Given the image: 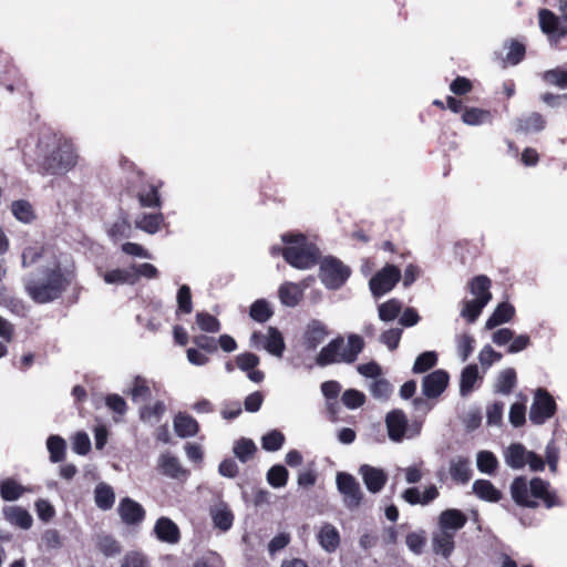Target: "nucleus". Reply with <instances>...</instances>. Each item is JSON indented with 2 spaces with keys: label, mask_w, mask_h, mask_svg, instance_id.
<instances>
[{
  "label": "nucleus",
  "mask_w": 567,
  "mask_h": 567,
  "mask_svg": "<svg viewBox=\"0 0 567 567\" xmlns=\"http://www.w3.org/2000/svg\"><path fill=\"white\" fill-rule=\"evenodd\" d=\"M23 268L37 266L24 279L28 296L37 303L59 299L74 278V264L65 254L51 247L29 246L21 256Z\"/></svg>",
  "instance_id": "f257e3e1"
},
{
  "label": "nucleus",
  "mask_w": 567,
  "mask_h": 567,
  "mask_svg": "<svg viewBox=\"0 0 567 567\" xmlns=\"http://www.w3.org/2000/svg\"><path fill=\"white\" fill-rule=\"evenodd\" d=\"M34 161L42 174L64 175L76 165L78 153L72 141L48 131L38 140Z\"/></svg>",
  "instance_id": "f03ea898"
},
{
  "label": "nucleus",
  "mask_w": 567,
  "mask_h": 567,
  "mask_svg": "<svg viewBox=\"0 0 567 567\" xmlns=\"http://www.w3.org/2000/svg\"><path fill=\"white\" fill-rule=\"evenodd\" d=\"M511 494L516 504L525 507L538 506L537 499H542L547 508L561 505L556 493L549 489V483L539 477L529 482L526 477H516L511 485Z\"/></svg>",
  "instance_id": "7ed1b4c3"
},
{
  "label": "nucleus",
  "mask_w": 567,
  "mask_h": 567,
  "mask_svg": "<svg viewBox=\"0 0 567 567\" xmlns=\"http://www.w3.org/2000/svg\"><path fill=\"white\" fill-rule=\"evenodd\" d=\"M281 241L285 244L282 256L293 268L310 269L320 260V249L301 233H285Z\"/></svg>",
  "instance_id": "20e7f679"
},
{
  "label": "nucleus",
  "mask_w": 567,
  "mask_h": 567,
  "mask_svg": "<svg viewBox=\"0 0 567 567\" xmlns=\"http://www.w3.org/2000/svg\"><path fill=\"white\" fill-rule=\"evenodd\" d=\"M364 349V340L357 333H350L344 338L339 336L324 346L316 358L319 367H327L336 363L351 364L357 361Z\"/></svg>",
  "instance_id": "39448f33"
},
{
  "label": "nucleus",
  "mask_w": 567,
  "mask_h": 567,
  "mask_svg": "<svg viewBox=\"0 0 567 567\" xmlns=\"http://www.w3.org/2000/svg\"><path fill=\"white\" fill-rule=\"evenodd\" d=\"M388 437L393 443H402L404 440H412L420 435L422 423L414 421L409 423L406 414L399 409L386 413L384 419Z\"/></svg>",
  "instance_id": "423d86ee"
},
{
  "label": "nucleus",
  "mask_w": 567,
  "mask_h": 567,
  "mask_svg": "<svg viewBox=\"0 0 567 567\" xmlns=\"http://www.w3.org/2000/svg\"><path fill=\"white\" fill-rule=\"evenodd\" d=\"M351 275V270L341 260L326 257L320 264V279L326 288L337 290L341 288Z\"/></svg>",
  "instance_id": "0eeeda50"
},
{
  "label": "nucleus",
  "mask_w": 567,
  "mask_h": 567,
  "mask_svg": "<svg viewBox=\"0 0 567 567\" xmlns=\"http://www.w3.org/2000/svg\"><path fill=\"white\" fill-rule=\"evenodd\" d=\"M249 346L256 350L264 349L277 358H281L286 349L284 337L275 327H268L267 333L254 331L249 338Z\"/></svg>",
  "instance_id": "6e6552de"
},
{
  "label": "nucleus",
  "mask_w": 567,
  "mask_h": 567,
  "mask_svg": "<svg viewBox=\"0 0 567 567\" xmlns=\"http://www.w3.org/2000/svg\"><path fill=\"white\" fill-rule=\"evenodd\" d=\"M402 277L401 270L391 264L377 271L369 280L371 295L378 299L392 291Z\"/></svg>",
  "instance_id": "1a4fd4ad"
},
{
  "label": "nucleus",
  "mask_w": 567,
  "mask_h": 567,
  "mask_svg": "<svg viewBox=\"0 0 567 567\" xmlns=\"http://www.w3.org/2000/svg\"><path fill=\"white\" fill-rule=\"evenodd\" d=\"M337 488L343 496V504L349 511H354L361 505L363 493L360 484L353 475L339 472L336 476Z\"/></svg>",
  "instance_id": "9d476101"
},
{
  "label": "nucleus",
  "mask_w": 567,
  "mask_h": 567,
  "mask_svg": "<svg viewBox=\"0 0 567 567\" xmlns=\"http://www.w3.org/2000/svg\"><path fill=\"white\" fill-rule=\"evenodd\" d=\"M556 412V402L545 389H537L529 410V420L537 425L544 424Z\"/></svg>",
  "instance_id": "9b49d317"
},
{
  "label": "nucleus",
  "mask_w": 567,
  "mask_h": 567,
  "mask_svg": "<svg viewBox=\"0 0 567 567\" xmlns=\"http://www.w3.org/2000/svg\"><path fill=\"white\" fill-rule=\"evenodd\" d=\"M539 25L549 39L557 43L559 39L567 34V17L558 18L551 11L542 9L539 11Z\"/></svg>",
  "instance_id": "f8f14e48"
},
{
  "label": "nucleus",
  "mask_w": 567,
  "mask_h": 567,
  "mask_svg": "<svg viewBox=\"0 0 567 567\" xmlns=\"http://www.w3.org/2000/svg\"><path fill=\"white\" fill-rule=\"evenodd\" d=\"M450 375L445 370L439 369L426 374L422 380V393L426 399L439 398L449 384Z\"/></svg>",
  "instance_id": "ddd939ff"
},
{
  "label": "nucleus",
  "mask_w": 567,
  "mask_h": 567,
  "mask_svg": "<svg viewBox=\"0 0 567 567\" xmlns=\"http://www.w3.org/2000/svg\"><path fill=\"white\" fill-rule=\"evenodd\" d=\"M359 474L361 475L367 489L372 494L381 492L388 481V475L382 468L368 464L360 466Z\"/></svg>",
  "instance_id": "4468645a"
},
{
  "label": "nucleus",
  "mask_w": 567,
  "mask_h": 567,
  "mask_svg": "<svg viewBox=\"0 0 567 567\" xmlns=\"http://www.w3.org/2000/svg\"><path fill=\"white\" fill-rule=\"evenodd\" d=\"M153 532L156 538L169 545H175L181 540V530L178 526L168 517H159L154 525Z\"/></svg>",
  "instance_id": "2eb2a0df"
},
{
  "label": "nucleus",
  "mask_w": 567,
  "mask_h": 567,
  "mask_svg": "<svg viewBox=\"0 0 567 567\" xmlns=\"http://www.w3.org/2000/svg\"><path fill=\"white\" fill-rule=\"evenodd\" d=\"M117 511L122 520L127 525L140 524L145 517L142 505L130 497H124L120 502Z\"/></svg>",
  "instance_id": "dca6fc26"
},
{
  "label": "nucleus",
  "mask_w": 567,
  "mask_h": 567,
  "mask_svg": "<svg viewBox=\"0 0 567 567\" xmlns=\"http://www.w3.org/2000/svg\"><path fill=\"white\" fill-rule=\"evenodd\" d=\"M317 540L324 551L331 554L340 546V533L332 524L324 523L317 533Z\"/></svg>",
  "instance_id": "f3484780"
},
{
  "label": "nucleus",
  "mask_w": 567,
  "mask_h": 567,
  "mask_svg": "<svg viewBox=\"0 0 567 567\" xmlns=\"http://www.w3.org/2000/svg\"><path fill=\"white\" fill-rule=\"evenodd\" d=\"M467 518L464 513L458 509H445L439 517L440 530L453 532L455 536L456 532L464 527Z\"/></svg>",
  "instance_id": "a211bd4d"
},
{
  "label": "nucleus",
  "mask_w": 567,
  "mask_h": 567,
  "mask_svg": "<svg viewBox=\"0 0 567 567\" xmlns=\"http://www.w3.org/2000/svg\"><path fill=\"white\" fill-rule=\"evenodd\" d=\"M209 515L216 528L223 532H227L231 528L234 515L225 502L214 504L209 509Z\"/></svg>",
  "instance_id": "6ab92c4d"
},
{
  "label": "nucleus",
  "mask_w": 567,
  "mask_h": 567,
  "mask_svg": "<svg viewBox=\"0 0 567 567\" xmlns=\"http://www.w3.org/2000/svg\"><path fill=\"white\" fill-rule=\"evenodd\" d=\"M453 532L437 530L432 535V549L435 555H441L447 559L454 550Z\"/></svg>",
  "instance_id": "aec40b11"
},
{
  "label": "nucleus",
  "mask_w": 567,
  "mask_h": 567,
  "mask_svg": "<svg viewBox=\"0 0 567 567\" xmlns=\"http://www.w3.org/2000/svg\"><path fill=\"white\" fill-rule=\"evenodd\" d=\"M4 519L22 529H29L32 526L33 519L29 512L19 506H6L2 509Z\"/></svg>",
  "instance_id": "412c9836"
},
{
  "label": "nucleus",
  "mask_w": 567,
  "mask_h": 567,
  "mask_svg": "<svg viewBox=\"0 0 567 567\" xmlns=\"http://www.w3.org/2000/svg\"><path fill=\"white\" fill-rule=\"evenodd\" d=\"M99 274L107 285H134L136 282V272L131 269V266L124 269L116 268L104 272L100 271Z\"/></svg>",
  "instance_id": "4be33fe9"
},
{
  "label": "nucleus",
  "mask_w": 567,
  "mask_h": 567,
  "mask_svg": "<svg viewBox=\"0 0 567 567\" xmlns=\"http://www.w3.org/2000/svg\"><path fill=\"white\" fill-rule=\"evenodd\" d=\"M158 467L165 476L172 478H179L187 475V471L182 466L179 460L168 452L159 456Z\"/></svg>",
  "instance_id": "5701e85b"
},
{
  "label": "nucleus",
  "mask_w": 567,
  "mask_h": 567,
  "mask_svg": "<svg viewBox=\"0 0 567 567\" xmlns=\"http://www.w3.org/2000/svg\"><path fill=\"white\" fill-rule=\"evenodd\" d=\"M328 329L326 324H323L319 320H312L306 330L305 333V343L306 347L310 350H315L318 346H320L328 336Z\"/></svg>",
  "instance_id": "b1692460"
},
{
  "label": "nucleus",
  "mask_w": 567,
  "mask_h": 567,
  "mask_svg": "<svg viewBox=\"0 0 567 567\" xmlns=\"http://www.w3.org/2000/svg\"><path fill=\"white\" fill-rule=\"evenodd\" d=\"M450 475L453 481L466 484L472 477L471 462L467 457L456 456L450 462Z\"/></svg>",
  "instance_id": "393cba45"
},
{
  "label": "nucleus",
  "mask_w": 567,
  "mask_h": 567,
  "mask_svg": "<svg viewBox=\"0 0 567 567\" xmlns=\"http://www.w3.org/2000/svg\"><path fill=\"white\" fill-rule=\"evenodd\" d=\"M174 430L179 437H192L198 433V422L186 413H178L174 417Z\"/></svg>",
  "instance_id": "a878e982"
},
{
  "label": "nucleus",
  "mask_w": 567,
  "mask_h": 567,
  "mask_svg": "<svg viewBox=\"0 0 567 567\" xmlns=\"http://www.w3.org/2000/svg\"><path fill=\"white\" fill-rule=\"evenodd\" d=\"M515 315V308L508 302L499 303L486 320L485 328L492 330L503 323L509 322Z\"/></svg>",
  "instance_id": "bb28decb"
},
{
  "label": "nucleus",
  "mask_w": 567,
  "mask_h": 567,
  "mask_svg": "<svg viewBox=\"0 0 567 567\" xmlns=\"http://www.w3.org/2000/svg\"><path fill=\"white\" fill-rule=\"evenodd\" d=\"M473 493L485 502L496 503L502 498V493L492 482L487 480H476L472 486Z\"/></svg>",
  "instance_id": "cd10ccee"
},
{
  "label": "nucleus",
  "mask_w": 567,
  "mask_h": 567,
  "mask_svg": "<svg viewBox=\"0 0 567 567\" xmlns=\"http://www.w3.org/2000/svg\"><path fill=\"white\" fill-rule=\"evenodd\" d=\"M527 450L519 443L511 444L504 452L505 463L515 470L523 468L526 465Z\"/></svg>",
  "instance_id": "c85d7f7f"
},
{
  "label": "nucleus",
  "mask_w": 567,
  "mask_h": 567,
  "mask_svg": "<svg viewBox=\"0 0 567 567\" xmlns=\"http://www.w3.org/2000/svg\"><path fill=\"white\" fill-rule=\"evenodd\" d=\"M163 223L164 216L161 213L142 214L135 219L136 228L151 235L156 234Z\"/></svg>",
  "instance_id": "c756f323"
},
{
  "label": "nucleus",
  "mask_w": 567,
  "mask_h": 567,
  "mask_svg": "<svg viewBox=\"0 0 567 567\" xmlns=\"http://www.w3.org/2000/svg\"><path fill=\"white\" fill-rule=\"evenodd\" d=\"M278 295L284 306L292 308L296 307L301 300L302 290L297 284L285 282L280 286Z\"/></svg>",
  "instance_id": "7c9ffc66"
},
{
  "label": "nucleus",
  "mask_w": 567,
  "mask_h": 567,
  "mask_svg": "<svg viewBox=\"0 0 567 567\" xmlns=\"http://www.w3.org/2000/svg\"><path fill=\"white\" fill-rule=\"evenodd\" d=\"M94 501L100 509H111L115 502L113 488L105 483H99L94 489Z\"/></svg>",
  "instance_id": "2f4dec72"
},
{
  "label": "nucleus",
  "mask_w": 567,
  "mask_h": 567,
  "mask_svg": "<svg viewBox=\"0 0 567 567\" xmlns=\"http://www.w3.org/2000/svg\"><path fill=\"white\" fill-rule=\"evenodd\" d=\"M462 121L470 126H480L492 121L491 112L478 107H465Z\"/></svg>",
  "instance_id": "473e14b6"
},
{
  "label": "nucleus",
  "mask_w": 567,
  "mask_h": 567,
  "mask_svg": "<svg viewBox=\"0 0 567 567\" xmlns=\"http://www.w3.org/2000/svg\"><path fill=\"white\" fill-rule=\"evenodd\" d=\"M165 411L166 406L163 401H156L154 404H144L140 409V419L144 423L154 425L159 422Z\"/></svg>",
  "instance_id": "72a5a7b5"
},
{
  "label": "nucleus",
  "mask_w": 567,
  "mask_h": 567,
  "mask_svg": "<svg viewBox=\"0 0 567 567\" xmlns=\"http://www.w3.org/2000/svg\"><path fill=\"white\" fill-rule=\"evenodd\" d=\"M491 280L488 277L481 275L476 276L470 282L471 293L475 297L476 300L486 299V303L492 299V293L489 291Z\"/></svg>",
  "instance_id": "f704fd0d"
},
{
  "label": "nucleus",
  "mask_w": 567,
  "mask_h": 567,
  "mask_svg": "<svg viewBox=\"0 0 567 567\" xmlns=\"http://www.w3.org/2000/svg\"><path fill=\"white\" fill-rule=\"evenodd\" d=\"M133 228L126 217L120 216L109 227L107 235L114 241H120L132 236Z\"/></svg>",
  "instance_id": "c9c22d12"
},
{
  "label": "nucleus",
  "mask_w": 567,
  "mask_h": 567,
  "mask_svg": "<svg viewBox=\"0 0 567 567\" xmlns=\"http://www.w3.org/2000/svg\"><path fill=\"white\" fill-rule=\"evenodd\" d=\"M402 308V302L396 298H392L385 302H382L378 306L379 319L383 322H391L399 317Z\"/></svg>",
  "instance_id": "e433bc0d"
},
{
  "label": "nucleus",
  "mask_w": 567,
  "mask_h": 567,
  "mask_svg": "<svg viewBox=\"0 0 567 567\" xmlns=\"http://www.w3.org/2000/svg\"><path fill=\"white\" fill-rule=\"evenodd\" d=\"M47 449L50 454V461L52 463H60L65 457L66 442L60 435H50L47 439Z\"/></svg>",
  "instance_id": "4c0bfd02"
},
{
  "label": "nucleus",
  "mask_w": 567,
  "mask_h": 567,
  "mask_svg": "<svg viewBox=\"0 0 567 567\" xmlns=\"http://www.w3.org/2000/svg\"><path fill=\"white\" fill-rule=\"evenodd\" d=\"M478 368L476 364H468L466 365L461 373V381H460V394L462 396H466L470 394L476 381L478 380Z\"/></svg>",
  "instance_id": "58836bf2"
},
{
  "label": "nucleus",
  "mask_w": 567,
  "mask_h": 567,
  "mask_svg": "<svg viewBox=\"0 0 567 567\" xmlns=\"http://www.w3.org/2000/svg\"><path fill=\"white\" fill-rule=\"evenodd\" d=\"M132 401L135 403L146 402L152 396V391L148 380L143 377H135L130 391Z\"/></svg>",
  "instance_id": "ea45409f"
},
{
  "label": "nucleus",
  "mask_w": 567,
  "mask_h": 567,
  "mask_svg": "<svg viewBox=\"0 0 567 567\" xmlns=\"http://www.w3.org/2000/svg\"><path fill=\"white\" fill-rule=\"evenodd\" d=\"M516 372L513 368H507L501 371L495 381V392L502 394H509L516 385Z\"/></svg>",
  "instance_id": "a19ab883"
},
{
  "label": "nucleus",
  "mask_w": 567,
  "mask_h": 567,
  "mask_svg": "<svg viewBox=\"0 0 567 567\" xmlns=\"http://www.w3.org/2000/svg\"><path fill=\"white\" fill-rule=\"evenodd\" d=\"M274 315L270 303L266 299H257L249 308L250 318L259 323L267 322Z\"/></svg>",
  "instance_id": "79ce46f5"
},
{
  "label": "nucleus",
  "mask_w": 567,
  "mask_h": 567,
  "mask_svg": "<svg viewBox=\"0 0 567 567\" xmlns=\"http://www.w3.org/2000/svg\"><path fill=\"white\" fill-rule=\"evenodd\" d=\"M477 470L487 475H494L498 467V460L491 451H480L476 455Z\"/></svg>",
  "instance_id": "37998d69"
},
{
  "label": "nucleus",
  "mask_w": 567,
  "mask_h": 567,
  "mask_svg": "<svg viewBox=\"0 0 567 567\" xmlns=\"http://www.w3.org/2000/svg\"><path fill=\"white\" fill-rule=\"evenodd\" d=\"M12 215L21 223L29 224L35 218L32 205L24 199L14 200L11 204Z\"/></svg>",
  "instance_id": "c03bdc74"
},
{
  "label": "nucleus",
  "mask_w": 567,
  "mask_h": 567,
  "mask_svg": "<svg viewBox=\"0 0 567 567\" xmlns=\"http://www.w3.org/2000/svg\"><path fill=\"white\" fill-rule=\"evenodd\" d=\"M257 451L255 442L250 439L241 437L236 441L233 447L235 456L241 462L246 463L254 456Z\"/></svg>",
  "instance_id": "a18cd8bd"
},
{
  "label": "nucleus",
  "mask_w": 567,
  "mask_h": 567,
  "mask_svg": "<svg viewBox=\"0 0 567 567\" xmlns=\"http://www.w3.org/2000/svg\"><path fill=\"white\" fill-rule=\"evenodd\" d=\"M545 127V120L539 113H530L517 121V130L522 132H538Z\"/></svg>",
  "instance_id": "49530a36"
},
{
  "label": "nucleus",
  "mask_w": 567,
  "mask_h": 567,
  "mask_svg": "<svg viewBox=\"0 0 567 567\" xmlns=\"http://www.w3.org/2000/svg\"><path fill=\"white\" fill-rule=\"evenodd\" d=\"M369 391L375 400L388 401L393 392V388L386 379L380 377L370 383Z\"/></svg>",
  "instance_id": "de8ad7c7"
},
{
  "label": "nucleus",
  "mask_w": 567,
  "mask_h": 567,
  "mask_svg": "<svg viewBox=\"0 0 567 567\" xmlns=\"http://www.w3.org/2000/svg\"><path fill=\"white\" fill-rule=\"evenodd\" d=\"M25 488L13 480H6L0 484V495L7 502L19 499Z\"/></svg>",
  "instance_id": "09e8293b"
},
{
  "label": "nucleus",
  "mask_w": 567,
  "mask_h": 567,
  "mask_svg": "<svg viewBox=\"0 0 567 567\" xmlns=\"http://www.w3.org/2000/svg\"><path fill=\"white\" fill-rule=\"evenodd\" d=\"M138 202L143 207H159L161 198L155 185L143 187L137 194Z\"/></svg>",
  "instance_id": "8fccbe9b"
},
{
  "label": "nucleus",
  "mask_w": 567,
  "mask_h": 567,
  "mask_svg": "<svg viewBox=\"0 0 567 567\" xmlns=\"http://www.w3.org/2000/svg\"><path fill=\"white\" fill-rule=\"evenodd\" d=\"M457 354L465 362L474 350L475 339L470 333H461L455 338Z\"/></svg>",
  "instance_id": "3c124183"
},
{
  "label": "nucleus",
  "mask_w": 567,
  "mask_h": 567,
  "mask_svg": "<svg viewBox=\"0 0 567 567\" xmlns=\"http://www.w3.org/2000/svg\"><path fill=\"white\" fill-rule=\"evenodd\" d=\"M288 481V471L284 465L271 466L267 472V482L274 488L286 486Z\"/></svg>",
  "instance_id": "603ef678"
},
{
  "label": "nucleus",
  "mask_w": 567,
  "mask_h": 567,
  "mask_svg": "<svg viewBox=\"0 0 567 567\" xmlns=\"http://www.w3.org/2000/svg\"><path fill=\"white\" fill-rule=\"evenodd\" d=\"M97 548L106 557H114L121 553V545L110 535H99L96 542Z\"/></svg>",
  "instance_id": "864d4df0"
},
{
  "label": "nucleus",
  "mask_w": 567,
  "mask_h": 567,
  "mask_svg": "<svg viewBox=\"0 0 567 567\" xmlns=\"http://www.w3.org/2000/svg\"><path fill=\"white\" fill-rule=\"evenodd\" d=\"M486 299L484 300H468L465 301L463 308L461 310V316L465 318L468 322L473 323L480 317L482 310L486 306Z\"/></svg>",
  "instance_id": "5fc2aeb1"
},
{
  "label": "nucleus",
  "mask_w": 567,
  "mask_h": 567,
  "mask_svg": "<svg viewBox=\"0 0 567 567\" xmlns=\"http://www.w3.org/2000/svg\"><path fill=\"white\" fill-rule=\"evenodd\" d=\"M285 440V435L280 431L272 430L261 437V446L267 452H276L282 447Z\"/></svg>",
  "instance_id": "6e6d98bb"
},
{
  "label": "nucleus",
  "mask_w": 567,
  "mask_h": 567,
  "mask_svg": "<svg viewBox=\"0 0 567 567\" xmlns=\"http://www.w3.org/2000/svg\"><path fill=\"white\" fill-rule=\"evenodd\" d=\"M437 362V354L435 351H425L417 355L414 361L412 371L414 373H424L433 368Z\"/></svg>",
  "instance_id": "4d7b16f0"
},
{
  "label": "nucleus",
  "mask_w": 567,
  "mask_h": 567,
  "mask_svg": "<svg viewBox=\"0 0 567 567\" xmlns=\"http://www.w3.org/2000/svg\"><path fill=\"white\" fill-rule=\"evenodd\" d=\"M196 323L202 331L216 333L220 330L219 320L207 312H197L196 313Z\"/></svg>",
  "instance_id": "13d9d810"
},
{
  "label": "nucleus",
  "mask_w": 567,
  "mask_h": 567,
  "mask_svg": "<svg viewBox=\"0 0 567 567\" xmlns=\"http://www.w3.org/2000/svg\"><path fill=\"white\" fill-rule=\"evenodd\" d=\"M542 79L544 82L550 85L558 86L560 89H567V71L563 69H553L543 73Z\"/></svg>",
  "instance_id": "bf43d9fd"
},
{
  "label": "nucleus",
  "mask_w": 567,
  "mask_h": 567,
  "mask_svg": "<svg viewBox=\"0 0 567 567\" xmlns=\"http://www.w3.org/2000/svg\"><path fill=\"white\" fill-rule=\"evenodd\" d=\"M341 401L344 406L348 409H358L362 406L365 402V395L359 390L349 389L343 392L341 396Z\"/></svg>",
  "instance_id": "052dcab7"
},
{
  "label": "nucleus",
  "mask_w": 567,
  "mask_h": 567,
  "mask_svg": "<svg viewBox=\"0 0 567 567\" xmlns=\"http://www.w3.org/2000/svg\"><path fill=\"white\" fill-rule=\"evenodd\" d=\"M402 332L403 331L401 328H392V329L383 331L380 334L379 340L381 343L386 346V348L390 351H393L399 347V343H400V340L402 337Z\"/></svg>",
  "instance_id": "680f3d73"
},
{
  "label": "nucleus",
  "mask_w": 567,
  "mask_h": 567,
  "mask_svg": "<svg viewBox=\"0 0 567 567\" xmlns=\"http://www.w3.org/2000/svg\"><path fill=\"white\" fill-rule=\"evenodd\" d=\"M502 359V354L495 351L491 346H484L478 353V361L484 370L492 367L493 363L498 362Z\"/></svg>",
  "instance_id": "e2e57ef3"
},
{
  "label": "nucleus",
  "mask_w": 567,
  "mask_h": 567,
  "mask_svg": "<svg viewBox=\"0 0 567 567\" xmlns=\"http://www.w3.org/2000/svg\"><path fill=\"white\" fill-rule=\"evenodd\" d=\"M235 361L238 369L246 373L255 369L260 363L259 357L252 352L240 353L236 357Z\"/></svg>",
  "instance_id": "0e129e2a"
},
{
  "label": "nucleus",
  "mask_w": 567,
  "mask_h": 567,
  "mask_svg": "<svg viewBox=\"0 0 567 567\" xmlns=\"http://www.w3.org/2000/svg\"><path fill=\"white\" fill-rule=\"evenodd\" d=\"M178 310L184 313H190L193 310L190 288L187 285L181 286L177 292Z\"/></svg>",
  "instance_id": "69168bd1"
},
{
  "label": "nucleus",
  "mask_w": 567,
  "mask_h": 567,
  "mask_svg": "<svg viewBox=\"0 0 567 567\" xmlns=\"http://www.w3.org/2000/svg\"><path fill=\"white\" fill-rule=\"evenodd\" d=\"M525 51L524 44L517 41H511L505 61L511 65H517L524 59Z\"/></svg>",
  "instance_id": "338daca9"
},
{
  "label": "nucleus",
  "mask_w": 567,
  "mask_h": 567,
  "mask_svg": "<svg viewBox=\"0 0 567 567\" xmlns=\"http://www.w3.org/2000/svg\"><path fill=\"white\" fill-rule=\"evenodd\" d=\"M122 567H150V565L144 555L132 551L124 556Z\"/></svg>",
  "instance_id": "774afa93"
}]
</instances>
